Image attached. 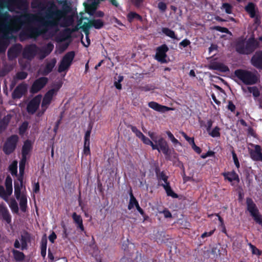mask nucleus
I'll return each instance as SVG.
<instances>
[{"instance_id":"79ce46f5","label":"nucleus","mask_w":262,"mask_h":262,"mask_svg":"<svg viewBox=\"0 0 262 262\" xmlns=\"http://www.w3.org/2000/svg\"><path fill=\"white\" fill-rule=\"evenodd\" d=\"M22 186L16 182H14V194L16 199L18 200L21 196V187Z\"/></svg>"},{"instance_id":"a878e982","label":"nucleus","mask_w":262,"mask_h":262,"mask_svg":"<svg viewBox=\"0 0 262 262\" xmlns=\"http://www.w3.org/2000/svg\"><path fill=\"white\" fill-rule=\"evenodd\" d=\"M160 185L163 187L167 196H171L174 199H177L179 197L178 195L172 189L170 182L166 184H161Z\"/></svg>"},{"instance_id":"c9c22d12","label":"nucleus","mask_w":262,"mask_h":262,"mask_svg":"<svg viewBox=\"0 0 262 262\" xmlns=\"http://www.w3.org/2000/svg\"><path fill=\"white\" fill-rule=\"evenodd\" d=\"M59 10L61 11V15L63 18H64L67 16L68 13L71 11V8L70 6L67 3V1L64 2L62 5V9H59Z\"/></svg>"},{"instance_id":"c85d7f7f","label":"nucleus","mask_w":262,"mask_h":262,"mask_svg":"<svg viewBox=\"0 0 262 262\" xmlns=\"http://www.w3.org/2000/svg\"><path fill=\"white\" fill-rule=\"evenodd\" d=\"M245 10L249 14L250 17H254L256 14V6L253 3H249L245 6Z\"/></svg>"},{"instance_id":"f257e3e1","label":"nucleus","mask_w":262,"mask_h":262,"mask_svg":"<svg viewBox=\"0 0 262 262\" xmlns=\"http://www.w3.org/2000/svg\"><path fill=\"white\" fill-rule=\"evenodd\" d=\"M61 13V11L53 3H51L40 14L38 21L47 30L49 38L54 36L59 31V27L63 19Z\"/></svg>"},{"instance_id":"864d4df0","label":"nucleus","mask_w":262,"mask_h":262,"mask_svg":"<svg viewBox=\"0 0 262 262\" xmlns=\"http://www.w3.org/2000/svg\"><path fill=\"white\" fill-rule=\"evenodd\" d=\"M201 127L204 126L206 128V130L208 133L211 130V127L213 124V121L211 119L208 120L206 124H204V122L202 121L200 122Z\"/></svg>"},{"instance_id":"bf43d9fd","label":"nucleus","mask_w":262,"mask_h":262,"mask_svg":"<svg viewBox=\"0 0 262 262\" xmlns=\"http://www.w3.org/2000/svg\"><path fill=\"white\" fill-rule=\"evenodd\" d=\"M233 160L234 163V164L236 168H238L240 167V164L237 157V155L235 152V151L233 149L231 151Z\"/></svg>"},{"instance_id":"e2e57ef3","label":"nucleus","mask_w":262,"mask_h":262,"mask_svg":"<svg viewBox=\"0 0 262 262\" xmlns=\"http://www.w3.org/2000/svg\"><path fill=\"white\" fill-rule=\"evenodd\" d=\"M139 89L141 91L148 92L150 90H152L154 89V88L151 85H150L149 84H146L144 86H140Z\"/></svg>"},{"instance_id":"423d86ee","label":"nucleus","mask_w":262,"mask_h":262,"mask_svg":"<svg viewBox=\"0 0 262 262\" xmlns=\"http://www.w3.org/2000/svg\"><path fill=\"white\" fill-rule=\"evenodd\" d=\"M2 26L3 29L0 32V53L5 52L11 38L8 31L9 29L8 25L3 24Z\"/></svg>"},{"instance_id":"39448f33","label":"nucleus","mask_w":262,"mask_h":262,"mask_svg":"<svg viewBox=\"0 0 262 262\" xmlns=\"http://www.w3.org/2000/svg\"><path fill=\"white\" fill-rule=\"evenodd\" d=\"M18 140L19 137L17 135H12L8 137L3 145V150L4 152L7 155L13 152L16 148Z\"/></svg>"},{"instance_id":"0eeeda50","label":"nucleus","mask_w":262,"mask_h":262,"mask_svg":"<svg viewBox=\"0 0 262 262\" xmlns=\"http://www.w3.org/2000/svg\"><path fill=\"white\" fill-rule=\"evenodd\" d=\"M75 56L74 51H70L67 53L62 57L59 65L58 71L59 73L68 70L71 66Z\"/></svg>"},{"instance_id":"9d476101","label":"nucleus","mask_w":262,"mask_h":262,"mask_svg":"<svg viewBox=\"0 0 262 262\" xmlns=\"http://www.w3.org/2000/svg\"><path fill=\"white\" fill-rule=\"evenodd\" d=\"M38 27L31 28L28 29L27 31V35L31 38H36L40 36H44L47 34L48 32L44 27H42L41 25L38 23Z\"/></svg>"},{"instance_id":"6e6d98bb","label":"nucleus","mask_w":262,"mask_h":262,"mask_svg":"<svg viewBox=\"0 0 262 262\" xmlns=\"http://www.w3.org/2000/svg\"><path fill=\"white\" fill-rule=\"evenodd\" d=\"M130 129L136 135V136L140 139H141L144 136L143 133L139 130L136 126H130Z\"/></svg>"},{"instance_id":"4468645a","label":"nucleus","mask_w":262,"mask_h":262,"mask_svg":"<svg viewBox=\"0 0 262 262\" xmlns=\"http://www.w3.org/2000/svg\"><path fill=\"white\" fill-rule=\"evenodd\" d=\"M27 91V85L22 83L19 84L12 93V97L14 99H20Z\"/></svg>"},{"instance_id":"680f3d73","label":"nucleus","mask_w":262,"mask_h":262,"mask_svg":"<svg viewBox=\"0 0 262 262\" xmlns=\"http://www.w3.org/2000/svg\"><path fill=\"white\" fill-rule=\"evenodd\" d=\"M213 29L216 31H219L222 33H226L227 34L231 33L229 30L225 27H222L221 26H214Z\"/></svg>"},{"instance_id":"a18cd8bd","label":"nucleus","mask_w":262,"mask_h":262,"mask_svg":"<svg viewBox=\"0 0 262 262\" xmlns=\"http://www.w3.org/2000/svg\"><path fill=\"white\" fill-rule=\"evenodd\" d=\"M220 130V127L218 126H215L211 131L210 130L208 133L209 135L213 138L219 137L221 136Z\"/></svg>"},{"instance_id":"9b49d317","label":"nucleus","mask_w":262,"mask_h":262,"mask_svg":"<svg viewBox=\"0 0 262 262\" xmlns=\"http://www.w3.org/2000/svg\"><path fill=\"white\" fill-rule=\"evenodd\" d=\"M42 96L39 94L33 98L28 103L27 105V111L31 115L35 114L38 110Z\"/></svg>"},{"instance_id":"6ab92c4d","label":"nucleus","mask_w":262,"mask_h":262,"mask_svg":"<svg viewBox=\"0 0 262 262\" xmlns=\"http://www.w3.org/2000/svg\"><path fill=\"white\" fill-rule=\"evenodd\" d=\"M155 172L157 179L159 182L163 181V184L169 183V181H168V177L166 175L164 171H161L159 166H156L155 167Z\"/></svg>"},{"instance_id":"7ed1b4c3","label":"nucleus","mask_w":262,"mask_h":262,"mask_svg":"<svg viewBox=\"0 0 262 262\" xmlns=\"http://www.w3.org/2000/svg\"><path fill=\"white\" fill-rule=\"evenodd\" d=\"M234 76L246 85H253L259 80L254 73L245 69H237L234 72Z\"/></svg>"},{"instance_id":"f8f14e48","label":"nucleus","mask_w":262,"mask_h":262,"mask_svg":"<svg viewBox=\"0 0 262 262\" xmlns=\"http://www.w3.org/2000/svg\"><path fill=\"white\" fill-rule=\"evenodd\" d=\"M254 149H249V153L250 158L254 161L262 162V148L259 145L251 144Z\"/></svg>"},{"instance_id":"412c9836","label":"nucleus","mask_w":262,"mask_h":262,"mask_svg":"<svg viewBox=\"0 0 262 262\" xmlns=\"http://www.w3.org/2000/svg\"><path fill=\"white\" fill-rule=\"evenodd\" d=\"M148 106L151 108L160 112H165L170 110H171V108L167 107L166 106L162 105L159 104L156 102L151 101L148 103Z\"/></svg>"},{"instance_id":"aec40b11","label":"nucleus","mask_w":262,"mask_h":262,"mask_svg":"<svg viewBox=\"0 0 262 262\" xmlns=\"http://www.w3.org/2000/svg\"><path fill=\"white\" fill-rule=\"evenodd\" d=\"M32 148L31 141L27 140L24 142L21 150V160H27V156Z\"/></svg>"},{"instance_id":"13d9d810","label":"nucleus","mask_w":262,"mask_h":262,"mask_svg":"<svg viewBox=\"0 0 262 262\" xmlns=\"http://www.w3.org/2000/svg\"><path fill=\"white\" fill-rule=\"evenodd\" d=\"M28 74L26 72H18L16 74V78L18 80H24L27 78Z\"/></svg>"},{"instance_id":"f3484780","label":"nucleus","mask_w":262,"mask_h":262,"mask_svg":"<svg viewBox=\"0 0 262 262\" xmlns=\"http://www.w3.org/2000/svg\"><path fill=\"white\" fill-rule=\"evenodd\" d=\"M8 7L10 10L11 7H16L19 9L27 8L28 3L27 0H8Z\"/></svg>"},{"instance_id":"72a5a7b5","label":"nucleus","mask_w":262,"mask_h":262,"mask_svg":"<svg viewBox=\"0 0 262 262\" xmlns=\"http://www.w3.org/2000/svg\"><path fill=\"white\" fill-rule=\"evenodd\" d=\"M18 200H19V206L21 211L23 212H26L27 208V199L26 196L22 194Z\"/></svg>"},{"instance_id":"49530a36","label":"nucleus","mask_w":262,"mask_h":262,"mask_svg":"<svg viewBox=\"0 0 262 262\" xmlns=\"http://www.w3.org/2000/svg\"><path fill=\"white\" fill-rule=\"evenodd\" d=\"M9 170L12 175H16L17 173V163L14 161L9 167Z\"/></svg>"},{"instance_id":"cd10ccee","label":"nucleus","mask_w":262,"mask_h":262,"mask_svg":"<svg viewBox=\"0 0 262 262\" xmlns=\"http://www.w3.org/2000/svg\"><path fill=\"white\" fill-rule=\"evenodd\" d=\"M223 176H224L225 179H227L230 182H232L233 181H236L238 182L239 181L238 175L234 170L231 172L224 173Z\"/></svg>"},{"instance_id":"f704fd0d","label":"nucleus","mask_w":262,"mask_h":262,"mask_svg":"<svg viewBox=\"0 0 262 262\" xmlns=\"http://www.w3.org/2000/svg\"><path fill=\"white\" fill-rule=\"evenodd\" d=\"M162 32L165 35L170 37L172 39H177V40L180 39L179 38H178L177 37V36L175 34L173 30L169 29L168 28H166V27L162 28Z\"/></svg>"},{"instance_id":"a19ab883","label":"nucleus","mask_w":262,"mask_h":262,"mask_svg":"<svg viewBox=\"0 0 262 262\" xmlns=\"http://www.w3.org/2000/svg\"><path fill=\"white\" fill-rule=\"evenodd\" d=\"M10 120L9 118H7L6 117H4L1 121H0V133L3 132L5 130L9 123Z\"/></svg>"},{"instance_id":"774afa93","label":"nucleus","mask_w":262,"mask_h":262,"mask_svg":"<svg viewBox=\"0 0 262 262\" xmlns=\"http://www.w3.org/2000/svg\"><path fill=\"white\" fill-rule=\"evenodd\" d=\"M83 152L86 156L90 155L91 154L90 145L84 144Z\"/></svg>"},{"instance_id":"5701e85b","label":"nucleus","mask_w":262,"mask_h":262,"mask_svg":"<svg viewBox=\"0 0 262 262\" xmlns=\"http://www.w3.org/2000/svg\"><path fill=\"white\" fill-rule=\"evenodd\" d=\"M74 223L76 225L77 228L81 231H84V228L83 225V221L81 215L74 212L72 215Z\"/></svg>"},{"instance_id":"338daca9","label":"nucleus","mask_w":262,"mask_h":262,"mask_svg":"<svg viewBox=\"0 0 262 262\" xmlns=\"http://www.w3.org/2000/svg\"><path fill=\"white\" fill-rule=\"evenodd\" d=\"M158 7L161 11L164 12L166 10L167 6L165 3L160 2L158 4Z\"/></svg>"},{"instance_id":"bb28decb","label":"nucleus","mask_w":262,"mask_h":262,"mask_svg":"<svg viewBox=\"0 0 262 262\" xmlns=\"http://www.w3.org/2000/svg\"><path fill=\"white\" fill-rule=\"evenodd\" d=\"M56 63V60L55 58L52 59L50 62H48L43 69V75H47L51 73L54 68Z\"/></svg>"},{"instance_id":"20e7f679","label":"nucleus","mask_w":262,"mask_h":262,"mask_svg":"<svg viewBox=\"0 0 262 262\" xmlns=\"http://www.w3.org/2000/svg\"><path fill=\"white\" fill-rule=\"evenodd\" d=\"M247 209L256 223L262 226V215L259 213L256 204L251 198H246Z\"/></svg>"},{"instance_id":"b1692460","label":"nucleus","mask_w":262,"mask_h":262,"mask_svg":"<svg viewBox=\"0 0 262 262\" xmlns=\"http://www.w3.org/2000/svg\"><path fill=\"white\" fill-rule=\"evenodd\" d=\"M210 69L217 70L221 72H227L229 71L228 66L222 63L214 62L210 66Z\"/></svg>"},{"instance_id":"37998d69","label":"nucleus","mask_w":262,"mask_h":262,"mask_svg":"<svg viewBox=\"0 0 262 262\" xmlns=\"http://www.w3.org/2000/svg\"><path fill=\"white\" fill-rule=\"evenodd\" d=\"M31 7L34 9L42 8L44 4L41 0H33L31 3Z\"/></svg>"},{"instance_id":"6e6552de","label":"nucleus","mask_w":262,"mask_h":262,"mask_svg":"<svg viewBox=\"0 0 262 262\" xmlns=\"http://www.w3.org/2000/svg\"><path fill=\"white\" fill-rule=\"evenodd\" d=\"M49 79L46 77H41L36 79L33 82L30 88V93L34 94L39 92L46 85Z\"/></svg>"},{"instance_id":"c756f323","label":"nucleus","mask_w":262,"mask_h":262,"mask_svg":"<svg viewBox=\"0 0 262 262\" xmlns=\"http://www.w3.org/2000/svg\"><path fill=\"white\" fill-rule=\"evenodd\" d=\"M31 237L30 234L28 232H25L23 235L21 236V250L27 249L28 246V242L30 241Z\"/></svg>"},{"instance_id":"8fccbe9b","label":"nucleus","mask_w":262,"mask_h":262,"mask_svg":"<svg viewBox=\"0 0 262 262\" xmlns=\"http://www.w3.org/2000/svg\"><path fill=\"white\" fill-rule=\"evenodd\" d=\"M92 127L88 129L84 135V144L90 145V136L91 133Z\"/></svg>"},{"instance_id":"c03bdc74","label":"nucleus","mask_w":262,"mask_h":262,"mask_svg":"<svg viewBox=\"0 0 262 262\" xmlns=\"http://www.w3.org/2000/svg\"><path fill=\"white\" fill-rule=\"evenodd\" d=\"M9 207L13 212L15 213H17L18 212L19 209L18 204L15 200H12L11 201L9 204Z\"/></svg>"},{"instance_id":"393cba45","label":"nucleus","mask_w":262,"mask_h":262,"mask_svg":"<svg viewBox=\"0 0 262 262\" xmlns=\"http://www.w3.org/2000/svg\"><path fill=\"white\" fill-rule=\"evenodd\" d=\"M0 213L2 216L3 219L5 221L7 224H10L11 222V215L6 207L1 206L0 207Z\"/></svg>"},{"instance_id":"7c9ffc66","label":"nucleus","mask_w":262,"mask_h":262,"mask_svg":"<svg viewBox=\"0 0 262 262\" xmlns=\"http://www.w3.org/2000/svg\"><path fill=\"white\" fill-rule=\"evenodd\" d=\"M129 196H130V199H129V203H128V205L127 206V208L129 210H131L134 207H136L137 205H138L139 203H138V201L137 200V199H136V198L134 196V195L133 193L132 188H130L129 190Z\"/></svg>"},{"instance_id":"e433bc0d","label":"nucleus","mask_w":262,"mask_h":262,"mask_svg":"<svg viewBox=\"0 0 262 262\" xmlns=\"http://www.w3.org/2000/svg\"><path fill=\"white\" fill-rule=\"evenodd\" d=\"M91 24L92 25V27L96 29H100L104 26V23L100 19H91Z\"/></svg>"},{"instance_id":"052dcab7","label":"nucleus","mask_w":262,"mask_h":262,"mask_svg":"<svg viewBox=\"0 0 262 262\" xmlns=\"http://www.w3.org/2000/svg\"><path fill=\"white\" fill-rule=\"evenodd\" d=\"M191 43L190 41L188 39H184L179 43V47L180 49L182 48H186L188 46H189Z\"/></svg>"},{"instance_id":"2eb2a0df","label":"nucleus","mask_w":262,"mask_h":262,"mask_svg":"<svg viewBox=\"0 0 262 262\" xmlns=\"http://www.w3.org/2000/svg\"><path fill=\"white\" fill-rule=\"evenodd\" d=\"M55 95H56V94L55 93V91L53 89L49 90L45 94L41 103V107L42 108L45 107L43 111H45L50 105L53 96Z\"/></svg>"},{"instance_id":"0e129e2a","label":"nucleus","mask_w":262,"mask_h":262,"mask_svg":"<svg viewBox=\"0 0 262 262\" xmlns=\"http://www.w3.org/2000/svg\"><path fill=\"white\" fill-rule=\"evenodd\" d=\"M252 18H254V25H255L256 26H258L260 23H261V20H260V16L259 14H255V16L254 17H252Z\"/></svg>"},{"instance_id":"69168bd1","label":"nucleus","mask_w":262,"mask_h":262,"mask_svg":"<svg viewBox=\"0 0 262 262\" xmlns=\"http://www.w3.org/2000/svg\"><path fill=\"white\" fill-rule=\"evenodd\" d=\"M28 126L27 123H24L19 128V133L20 135H23L26 132Z\"/></svg>"},{"instance_id":"4c0bfd02","label":"nucleus","mask_w":262,"mask_h":262,"mask_svg":"<svg viewBox=\"0 0 262 262\" xmlns=\"http://www.w3.org/2000/svg\"><path fill=\"white\" fill-rule=\"evenodd\" d=\"M14 258L16 261H21L25 259V255L22 252H20L17 250L13 249L12 250Z\"/></svg>"},{"instance_id":"2f4dec72","label":"nucleus","mask_w":262,"mask_h":262,"mask_svg":"<svg viewBox=\"0 0 262 262\" xmlns=\"http://www.w3.org/2000/svg\"><path fill=\"white\" fill-rule=\"evenodd\" d=\"M19 52V49L16 46L11 47L8 51L7 55L8 58L13 59L17 57Z\"/></svg>"},{"instance_id":"f03ea898","label":"nucleus","mask_w":262,"mask_h":262,"mask_svg":"<svg viewBox=\"0 0 262 262\" xmlns=\"http://www.w3.org/2000/svg\"><path fill=\"white\" fill-rule=\"evenodd\" d=\"M259 46V43L257 39L251 36L246 42L244 40L238 41L235 45V49L241 54L248 55L253 53Z\"/></svg>"},{"instance_id":"4d7b16f0","label":"nucleus","mask_w":262,"mask_h":262,"mask_svg":"<svg viewBox=\"0 0 262 262\" xmlns=\"http://www.w3.org/2000/svg\"><path fill=\"white\" fill-rule=\"evenodd\" d=\"M222 8L225 9V11L227 14H231L232 13V6L229 3H223L222 5Z\"/></svg>"},{"instance_id":"5fc2aeb1","label":"nucleus","mask_w":262,"mask_h":262,"mask_svg":"<svg viewBox=\"0 0 262 262\" xmlns=\"http://www.w3.org/2000/svg\"><path fill=\"white\" fill-rule=\"evenodd\" d=\"M91 27H92V25L91 24V20L88 23H84L83 24L82 28L86 35H88L89 34V29Z\"/></svg>"},{"instance_id":"09e8293b","label":"nucleus","mask_w":262,"mask_h":262,"mask_svg":"<svg viewBox=\"0 0 262 262\" xmlns=\"http://www.w3.org/2000/svg\"><path fill=\"white\" fill-rule=\"evenodd\" d=\"M96 6L95 4H89L86 7V12L90 15H93L96 11Z\"/></svg>"},{"instance_id":"4be33fe9","label":"nucleus","mask_w":262,"mask_h":262,"mask_svg":"<svg viewBox=\"0 0 262 262\" xmlns=\"http://www.w3.org/2000/svg\"><path fill=\"white\" fill-rule=\"evenodd\" d=\"M53 45L49 42L46 46L42 47L41 49H39L38 51H39L40 58L43 59L49 55L53 50Z\"/></svg>"},{"instance_id":"ea45409f","label":"nucleus","mask_w":262,"mask_h":262,"mask_svg":"<svg viewBox=\"0 0 262 262\" xmlns=\"http://www.w3.org/2000/svg\"><path fill=\"white\" fill-rule=\"evenodd\" d=\"M161 151L164 155L166 160L168 161L171 160V157L172 152H173L176 155V154L174 152V150L170 149L169 147H166V148H164Z\"/></svg>"},{"instance_id":"58836bf2","label":"nucleus","mask_w":262,"mask_h":262,"mask_svg":"<svg viewBox=\"0 0 262 262\" xmlns=\"http://www.w3.org/2000/svg\"><path fill=\"white\" fill-rule=\"evenodd\" d=\"M127 18L129 22L133 21L134 19H137L140 21L142 20V16L135 12H130L127 15Z\"/></svg>"},{"instance_id":"ddd939ff","label":"nucleus","mask_w":262,"mask_h":262,"mask_svg":"<svg viewBox=\"0 0 262 262\" xmlns=\"http://www.w3.org/2000/svg\"><path fill=\"white\" fill-rule=\"evenodd\" d=\"M168 51V48L165 44L162 45L157 49V52L155 55V59L161 63L166 62V52Z\"/></svg>"},{"instance_id":"de8ad7c7","label":"nucleus","mask_w":262,"mask_h":262,"mask_svg":"<svg viewBox=\"0 0 262 262\" xmlns=\"http://www.w3.org/2000/svg\"><path fill=\"white\" fill-rule=\"evenodd\" d=\"M248 245L250 247L252 254L260 256L262 254V251L257 248L255 246L252 245L251 243H248Z\"/></svg>"},{"instance_id":"a211bd4d","label":"nucleus","mask_w":262,"mask_h":262,"mask_svg":"<svg viewBox=\"0 0 262 262\" xmlns=\"http://www.w3.org/2000/svg\"><path fill=\"white\" fill-rule=\"evenodd\" d=\"M149 135L152 140L156 143L158 144L160 151H161V150L162 149L169 147L168 143L163 137H161L157 139V137L154 136L153 133L149 134Z\"/></svg>"},{"instance_id":"603ef678","label":"nucleus","mask_w":262,"mask_h":262,"mask_svg":"<svg viewBox=\"0 0 262 262\" xmlns=\"http://www.w3.org/2000/svg\"><path fill=\"white\" fill-rule=\"evenodd\" d=\"M27 160H20L19 164V175L21 176H24V171L25 168V165Z\"/></svg>"},{"instance_id":"3c124183","label":"nucleus","mask_w":262,"mask_h":262,"mask_svg":"<svg viewBox=\"0 0 262 262\" xmlns=\"http://www.w3.org/2000/svg\"><path fill=\"white\" fill-rule=\"evenodd\" d=\"M168 137L171 140V141L174 144H179L180 145H181V143L174 137L173 134L170 131H167L166 132Z\"/></svg>"},{"instance_id":"1a4fd4ad","label":"nucleus","mask_w":262,"mask_h":262,"mask_svg":"<svg viewBox=\"0 0 262 262\" xmlns=\"http://www.w3.org/2000/svg\"><path fill=\"white\" fill-rule=\"evenodd\" d=\"M39 48L35 44H31L26 46L23 51V57L25 59L31 60L38 53Z\"/></svg>"},{"instance_id":"473e14b6","label":"nucleus","mask_w":262,"mask_h":262,"mask_svg":"<svg viewBox=\"0 0 262 262\" xmlns=\"http://www.w3.org/2000/svg\"><path fill=\"white\" fill-rule=\"evenodd\" d=\"M6 191L7 195H10L12 193V180L11 177L8 175L5 180Z\"/></svg>"},{"instance_id":"dca6fc26","label":"nucleus","mask_w":262,"mask_h":262,"mask_svg":"<svg viewBox=\"0 0 262 262\" xmlns=\"http://www.w3.org/2000/svg\"><path fill=\"white\" fill-rule=\"evenodd\" d=\"M251 64L258 69H262V51L255 52L251 59Z\"/></svg>"}]
</instances>
